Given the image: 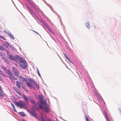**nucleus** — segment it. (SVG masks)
I'll list each match as a JSON object with an SVG mask.
<instances>
[{"mask_svg":"<svg viewBox=\"0 0 121 121\" xmlns=\"http://www.w3.org/2000/svg\"><path fill=\"white\" fill-rule=\"evenodd\" d=\"M0 80L1 81H3V80L0 76Z\"/></svg>","mask_w":121,"mask_h":121,"instance_id":"obj_47","label":"nucleus"},{"mask_svg":"<svg viewBox=\"0 0 121 121\" xmlns=\"http://www.w3.org/2000/svg\"><path fill=\"white\" fill-rule=\"evenodd\" d=\"M39 13L41 14L43 16H44L45 17H46V16L44 14V13H43L42 11H41V10H40V13Z\"/></svg>","mask_w":121,"mask_h":121,"instance_id":"obj_38","label":"nucleus"},{"mask_svg":"<svg viewBox=\"0 0 121 121\" xmlns=\"http://www.w3.org/2000/svg\"><path fill=\"white\" fill-rule=\"evenodd\" d=\"M12 78H13V79L14 80H17V78H15L14 77V76H12Z\"/></svg>","mask_w":121,"mask_h":121,"instance_id":"obj_44","label":"nucleus"},{"mask_svg":"<svg viewBox=\"0 0 121 121\" xmlns=\"http://www.w3.org/2000/svg\"><path fill=\"white\" fill-rule=\"evenodd\" d=\"M18 60L20 62L22 63H26V61L24 59L20 56Z\"/></svg>","mask_w":121,"mask_h":121,"instance_id":"obj_12","label":"nucleus"},{"mask_svg":"<svg viewBox=\"0 0 121 121\" xmlns=\"http://www.w3.org/2000/svg\"><path fill=\"white\" fill-rule=\"evenodd\" d=\"M0 50L3 51L4 50V49L3 48L2 46H0Z\"/></svg>","mask_w":121,"mask_h":121,"instance_id":"obj_41","label":"nucleus"},{"mask_svg":"<svg viewBox=\"0 0 121 121\" xmlns=\"http://www.w3.org/2000/svg\"><path fill=\"white\" fill-rule=\"evenodd\" d=\"M23 64H21L20 65L21 67L23 69H27V64L26 63H23Z\"/></svg>","mask_w":121,"mask_h":121,"instance_id":"obj_9","label":"nucleus"},{"mask_svg":"<svg viewBox=\"0 0 121 121\" xmlns=\"http://www.w3.org/2000/svg\"><path fill=\"white\" fill-rule=\"evenodd\" d=\"M47 105H46L44 107H43L42 108H41V109H42L45 111V112L46 113H48L50 112V110L48 107L47 106Z\"/></svg>","mask_w":121,"mask_h":121,"instance_id":"obj_7","label":"nucleus"},{"mask_svg":"<svg viewBox=\"0 0 121 121\" xmlns=\"http://www.w3.org/2000/svg\"><path fill=\"white\" fill-rule=\"evenodd\" d=\"M51 33L53 35H54V33L53 31L52 32H51Z\"/></svg>","mask_w":121,"mask_h":121,"instance_id":"obj_56","label":"nucleus"},{"mask_svg":"<svg viewBox=\"0 0 121 121\" xmlns=\"http://www.w3.org/2000/svg\"><path fill=\"white\" fill-rule=\"evenodd\" d=\"M65 57V56H66V55H67L65 54V55H64Z\"/></svg>","mask_w":121,"mask_h":121,"instance_id":"obj_61","label":"nucleus"},{"mask_svg":"<svg viewBox=\"0 0 121 121\" xmlns=\"http://www.w3.org/2000/svg\"><path fill=\"white\" fill-rule=\"evenodd\" d=\"M23 121H26L24 119H23Z\"/></svg>","mask_w":121,"mask_h":121,"instance_id":"obj_60","label":"nucleus"},{"mask_svg":"<svg viewBox=\"0 0 121 121\" xmlns=\"http://www.w3.org/2000/svg\"><path fill=\"white\" fill-rule=\"evenodd\" d=\"M33 32H34L35 33H36V34L37 35H38V34H39V35H40V37H41V35H40L38 34V33L36 31H35L34 30H32Z\"/></svg>","mask_w":121,"mask_h":121,"instance_id":"obj_43","label":"nucleus"},{"mask_svg":"<svg viewBox=\"0 0 121 121\" xmlns=\"http://www.w3.org/2000/svg\"><path fill=\"white\" fill-rule=\"evenodd\" d=\"M0 74L1 76L4 77H6V75L3 73L2 71L0 72Z\"/></svg>","mask_w":121,"mask_h":121,"instance_id":"obj_29","label":"nucleus"},{"mask_svg":"<svg viewBox=\"0 0 121 121\" xmlns=\"http://www.w3.org/2000/svg\"><path fill=\"white\" fill-rule=\"evenodd\" d=\"M69 60L70 62H71V60H70V59H69V60Z\"/></svg>","mask_w":121,"mask_h":121,"instance_id":"obj_59","label":"nucleus"},{"mask_svg":"<svg viewBox=\"0 0 121 121\" xmlns=\"http://www.w3.org/2000/svg\"><path fill=\"white\" fill-rule=\"evenodd\" d=\"M23 98L24 100L26 101V102L24 103L21 102L22 101H15L14 102V104L17 106L19 107L20 108H25L27 107L26 103L28 102V98H27L25 95H23Z\"/></svg>","mask_w":121,"mask_h":121,"instance_id":"obj_1","label":"nucleus"},{"mask_svg":"<svg viewBox=\"0 0 121 121\" xmlns=\"http://www.w3.org/2000/svg\"><path fill=\"white\" fill-rule=\"evenodd\" d=\"M2 58L7 64H8L9 65H10L9 61L5 57H3Z\"/></svg>","mask_w":121,"mask_h":121,"instance_id":"obj_18","label":"nucleus"},{"mask_svg":"<svg viewBox=\"0 0 121 121\" xmlns=\"http://www.w3.org/2000/svg\"><path fill=\"white\" fill-rule=\"evenodd\" d=\"M0 96H3V95H2V93L1 92H0Z\"/></svg>","mask_w":121,"mask_h":121,"instance_id":"obj_49","label":"nucleus"},{"mask_svg":"<svg viewBox=\"0 0 121 121\" xmlns=\"http://www.w3.org/2000/svg\"><path fill=\"white\" fill-rule=\"evenodd\" d=\"M38 20L40 22H42L43 24V25L44 26L46 27L47 28L48 30L51 32H52L53 31L52 30V29H51L49 27V26L48 24H47L46 23V22H44V21H43L42 19H40L39 18Z\"/></svg>","mask_w":121,"mask_h":121,"instance_id":"obj_3","label":"nucleus"},{"mask_svg":"<svg viewBox=\"0 0 121 121\" xmlns=\"http://www.w3.org/2000/svg\"><path fill=\"white\" fill-rule=\"evenodd\" d=\"M13 89L14 90H15V89H17L16 87H13Z\"/></svg>","mask_w":121,"mask_h":121,"instance_id":"obj_54","label":"nucleus"},{"mask_svg":"<svg viewBox=\"0 0 121 121\" xmlns=\"http://www.w3.org/2000/svg\"><path fill=\"white\" fill-rule=\"evenodd\" d=\"M29 113L31 115L33 116L34 117H36L37 114L35 113V111L34 110H31L29 112Z\"/></svg>","mask_w":121,"mask_h":121,"instance_id":"obj_10","label":"nucleus"},{"mask_svg":"<svg viewBox=\"0 0 121 121\" xmlns=\"http://www.w3.org/2000/svg\"><path fill=\"white\" fill-rule=\"evenodd\" d=\"M47 120L48 121H52L51 120H50L49 118Z\"/></svg>","mask_w":121,"mask_h":121,"instance_id":"obj_55","label":"nucleus"},{"mask_svg":"<svg viewBox=\"0 0 121 121\" xmlns=\"http://www.w3.org/2000/svg\"><path fill=\"white\" fill-rule=\"evenodd\" d=\"M95 93L97 97L99 99L100 101H101L102 100H103V99L102 97L99 96L98 93L95 91Z\"/></svg>","mask_w":121,"mask_h":121,"instance_id":"obj_15","label":"nucleus"},{"mask_svg":"<svg viewBox=\"0 0 121 121\" xmlns=\"http://www.w3.org/2000/svg\"><path fill=\"white\" fill-rule=\"evenodd\" d=\"M28 99H29V100H30V102L32 104H33L34 105H35L36 103L35 101L30 96L28 97Z\"/></svg>","mask_w":121,"mask_h":121,"instance_id":"obj_14","label":"nucleus"},{"mask_svg":"<svg viewBox=\"0 0 121 121\" xmlns=\"http://www.w3.org/2000/svg\"><path fill=\"white\" fill-rule=\"evenodd\" d=\"M36 107H37V106H36V103L35 104V105H34V106H33V108H35Z\"/></svg>","mask_w":121,"mask_h":121,"instance_id":"obj_50","label":"nucleus"},{"mask_svg":"<svg viewBox=\"0 0 121 121\" xmlns=\"http://www.w3.org/2000/svg\"><path fill=\"white\" fill-rule=\"evenodd\" d=\"M34 85H35V86L37 89H38L39 88V85H38L36 83H35Z\"/></svg>","mask_w":121,"mask_h":121,"instance_id":"obj_39","label":"nucleus"},{"mask_svg":"<svg viewBox=\"0 0 121 121\" xmlns=\"http://www.w3.org/2000/svg\"><path fill=\"white\" fill-rule=\"evenodd\" d=\"M44 2L50 8V9H51V10L53 12H54V13H55L52 9L51 8V7L49 6V5L48 4H47L46 3V2L44 0H43Z\"/></svg>","mask_w":121,"mask_h":121,"instance_id":"obj_35","label":"nucleus"},{"mask_svg":"<svg viewBox=\"0 0 121 121\" xmlns=\"http://www.w3.org/2000/svg\"><path fill=\"white\" fill-rule=\"evenodd\" d=\"M51 37L52 38V39L53 40H54V41H55V40H54V38H53L51 36Z\"/></svg>","mask_w":121,"mask_h":121,"instance_id":"obj_57","label":"nucleus"},{"mask_svg":"<svg viewBox=\"0 0 121 121\" xmlns=\"http://www.w3.org/2000/svg\"><path fill=\"white\" fill-rule=\"evenodd\" d=\"M37 73H38V76L40 78L41 77V74H40V73L39 72V70L38 69H37Z\"/></svg>","mask_w":121,"mask_h":121,"instance_id":"obj_32","label":"nucleus"},{"mask_svg":"<svg viewBox=\"0 0 121 121\" xmlns=\"http://www.w3.org/2000/svg\"><path fill=\"white\" fill-rule=\"evenodd\" d=\"M1 92L2 93V95H3V96H0V97H3L4 96V93L3 91V90H2L1 89V87L0 86V92Z\"/></svg>","mask_w":121,"mask_h":121,"instance_id":"obj_24","label":"nucleus"},{"mask_svg":"<svg viewBox=\"0 0 121 121\" xmlns=\"http://www.w3.org/2000/svg\"><path fill=\"white\" fill-rule=\"evenodd\" d=\"M11 105L12 107L13 108V109L14 111L15 112H17V111L14 105L12 103H11Z\"/></svg>","mask_w":121,"mask_h":121,"instance_id":"obj_21","label":"nucleus"},{"mask_svg":"<svg viewBox=\"0 0 121 121\" xmlns=\"http://www.w3.org/2000/svg\"><path fill=\"white\" fill-rule=\"evenodd\" d=\"M24 5L26 6V8L28 9L29 11V12L34 18L35 19L36 17L38 19L39 18V17L36 15V14L26 4H24Z\"/></svg>","mask_w":121,"mask_h":121,"instance_id":"obj_2","label":"nucleus"},{"mask_svg":"<svg viewBox=\"0 0 121 121\" xmlns=\"http://www.w3.org/2000/svg\"><path fill=\"white\" fill-rule=\"evenodd\" d=\"M119 111V112L121 116V109L120 108H118Z\"/></svg>","mask_w":121,"mask_h":121,"instance_id":"obj_45","label":"nucleus"},{"mask_svg":"<svg viewBox=\"0 0 121 121\" xmlns=\"http://www.w3.org/2000/svg\"><path fill=\"white\" fill-rule=\"evenodd\" d=\"M86 118V121H89V119L88 118V116L87 115H86L84 116Z\"/></svg>","mask_w":121,"mask_h":121,"instance_id":"obj_31","label":"nucleus"},{"mask_svg":"<svg viewBox=\"0 0 121 121\" xmlns=\"http://www.w3.org/2000/svg\"><path fill=\"white\" fill-rule=\"evenodd\" d=\"M39 102L40 104L39 105V108L40 109L43 108V105H44L45 106L46 105H47V103H46L45 100H41V101H39Z\"/></svg>","mask_w":121,"mask_h":121,"instance_id":"obj_5","label":"nucleus"},{"mask_svg":"<svg viewBox=\"0 0 121 121\" xmlns=\"http://www.w3.org/2000/svg\"><path fill=\"white\" fill-rule=\"evenodd\" d=\"M89 121H93V120L91 119H89Z\"/></svg>","mask_w":121,"mask_h":121,"instance_id":"obj_53","label":"nucleus"},{"mask_svg":"<svg viewBox=\"0 0 121 121\" xmlns=\"http://www.w3.org/2000/svg\"><path fill=\"white\" fill-rule=\"evenodd\" d=\"M4 45L6 48H7L9 45V44L7 42H5Z\"/></svg>","mask_w":121,"mask_h":121,"instance_id":"obj_20","label":"nucleus"},{"mask_svg":"<svg viewBox=\"0 0 121 121\" xmlns=\"http://www.w3.org/2000/svg\"><path fill=\"white\" fill-rule=\"evenodd\" d=\"M63 53L64 55H65V54L63 52Z\"/></svg>","mask_w":121,"mask_h":121,"instance_id":"obj_63","label":"nucleus"},{"mask_svg":"<svg viewBox=\"0 0 121 121\" xmlns=\"http://www.w3.org/2000/svg\"><path fill=\"white\" fill-rule=\"evenodd\" d=\"M29 80L30 81V82H31L33 83L34 84L35 83V82L32 79H29Z\"/></svg>","mask_w":121,"mask_h":121,"instance_id":"obj_30","label":"nucleus"},{"mask_svg":"<svg viewBox=\"0 0 121 121\" xmlns=\"http://www.w3.org/2000/svg\"><path fill=\"white\" fill-rule=\"evenodd\" d=\"M19 113L22 117H24L25 116V113L23 112H19Z\"/></svg>","mask_w":121,"mask_h":121,"instance_id":"obj_22","label":"nucleus"},{"mask_svg":"<svg viewBox=\"0 0 121 121\" xmlns=\"http://www.w3.org/2000/svg\"><path fill=\"white\" fill-rule=\"evenodd\" d=\"M40 118L42 121H45L44 118L43 117V116L42 114H41Z\"/></svg>","mask_w":121,"mask_h":121,"instance_id":"obj_26","label":"nucleus"},{"mask_svg":"<svg viewBox=\"0 0 121 121\" xmlns=\"http://www.w3.org/2000/svg\"><path fill=\"white\" fill-rule=\"evenodd\" d=\"M104 113L105 115L104 117L106 120L107 121H110L109 120V118L107 115V114L106 113V112L104 111Z\"/></svg>","mask_w":121,"mask_h":121,"instance_id":"obj_17","label":"nucleus"},{"mask_svg":"<svg viewBox=\"0 0 121 121\" xmlns=\"http://www.w3.org/2000/svg\"><path fill=\"white\" fill-rule=\"evenodd\" d=\"M35 110H38L39 109V108L37 106L35 108H34Z\"/></svg>","mask_w":121,"mask_h":121,"instance_id":"obj_46","label":"nucleus"},{"mask_svg":"<svg viewBox=\"0 0 121 121\" xmlns=\"http://www.w3.org/2000/svg\"><path fill=\"white\" fill-rule=\"evenodd\" d=\"M28 2V1H30L29 0H26Z\"/></svg>","mask_w":121,"mask_h":121,"instance_id":"obj_64","label":"nucleus"},{"mask_svg":"<svg viewBox=\"0 0 121 121\" xmlns=\"http://www.w3.org/2000/svg\"><path fill=\"white\" fill-rule=\"evenodd\" d=\"M16 92L20 96H22V95L21 93L19 92V90H18L17 91H16Z\"/></svg>","mask_w":121,"mask_h":121,"instance_id":"obj_37","label":"nucleus"},{"mask_svg":"<svg viewBox=\"0 0 121 121\" xmlns=\"http://www.w3.org/2000/svg\"><path fill=\"white\" fill-rule=\"evenodd\" d=\"M18 76L19 78V79H22V80L23 81H24L26 83L27 82V80L26 78L22 77L21 76Z\"/></svg>","mask_w":121,"mask_h":121,"instance_id":"obj_16","label":"nucleus"},{"mask_svg":"<svg viewBox=\"0 0 121 121\" xmlns=\"http://www.w3.org/2000/svg\"><path fill=\"white\" fill-rule=\"evenodd\" d=\"M16 85L17 86L19 89H21V87L19 85V83L18 81H16Z\"/></svg>","mask_w":121,"mask_h":121,"instance_id":"obj_25","label":"nucleus"},{"mask_svg":"<svg viewBox=\"0 0 121 121\" xmlns=\"http://www.w3.org/2000/svg\"><path fill=\"white\" fill-rule=\"evenodd\" d=\"M93 27H94V28H95V29H97V27H96V26H94V25L93 26Z\"/></svg>","mask_w":121,"mask_h":121,"instance_id":"obj_52","label":"nucleus"},{"mask_svg":"<svg viewBox=\"0 0 121 121\" xmlns=\"http://www.w3.org/2000/svg\"><path fill=\"white\" fill-rule=\"evenodd\" d=\"M15 62L17 60V59H18V58L20 57V56L18 55H16L15 56Z\"/></svg>","mask_w":121,"mask_h":121,"instance_id":"obj_28","label":"nucleus"},{"mask_svg":"<svg viewBox=\"0 0 121 121\" xmlns=\"http://www.w3.org/2000/svg\"><path fill=\"white\" fill-rule=\"evenodd\" d=\"M65 57L68 60H69V58L68 57L67 55L65 56Z\"/></svg>","mask_w":121,"mask_h":121,"instance_id":"obj_48","label":"nucleus"},{"mask_svg":"<svg viewBox=\"0 0 121 121\" xmlns=\"http://www.w3.org/2000/svg\"><path fill=\"white\" fill-rule=\"evenodd\" d=\"M9 77V78H10V79L11 80H12V78H11V77Z\"/></svg>","mask_w":121,"mask_h":121,"instance_id":"obj_58","label":"nucleus"},{"mask_svg":"<svg viewBox=\"0 0 121 121\" xmlns=\"http://www.w3.org/2000/svg\"><path fill=\"white\" fill-rule=\"evenodd\" d=\"M2 68L5 72L10 76H12V73L11 71L9 70H7V68L4 66L2 65L1 66Z\"/></svg>","mask_w":121,"mask_h":121,"instance_id":"obj_6","label":"nucleus"},{"mask_svg":"<svg viewBox=\"0 0 121 121\" xmlns=\"http://www.w3.org/2000/svg\"><path fill=\"white\" fill-rule=\"evenodd\" d=\"M4 31L6 34L11 39L13 40L14 39V37L9 30H4Z\"/></svg>","mask_w":121,"mask_h":121,"instance_id":"obj_4","label":"nucleus"},{"mask_svg":"<svg viewBox=\"0 0 121 121\" xmlns=\"http://www.w3.org/2000/svg\"><path fill=\"white\" fill-rule=\"evenodd\" d=\"M26 84L28 87H31V88H32V85L30 83L27 82L26 83Z\"/></svg>","mask_w":121,"mask_h":121,"instance_id":"obj_27","label":"nucleus"},{"mask_svg":"<svg viewBox=\"0 0 121 121\" xmlns=\"http://www.w3.org/2000/svg\"><path fill=\"white\" fill-rule=\"evenodd\" d=\"M38 98L39 99V101H41V100H43V98L42 97V96L40 95H39V97H38Z\"/></svg>","mask_w":121,"mask_h":121,"instance_id":"obj_33","label":"nucleus"},{"mask_svg":"<svg viewBox=\"0 0 121 121\" xmlns=\"http://www.w3.org/2000/svg\"><path fill=\"white\" fill-rule=\"evenodd\" d=\"M12 69L13 71L14 72L15 75L16 76H18L19 72L18 70L15 67H12Z\"/></svg>","mask_w":121,"mask_h":121,"instance_id":"obj_8","label":"nucleus"},{"mask_svg":"<svg viewBox=\"0 0 121 121\" xmlns=\"http://www.w3.org/2000/svg\"><path fill=\"white\" fill-rule=\"evenodd\" d=\"M46 17L47 18L48 21L51 24H52V23L51 21V20L50 19H48V18L47 17Z\"/></svg>","mask_w":121,"mask_h":121,"instance_id":"obj_34","label":"nucleus"},{"mask_svg":"<svg viewBox=\"0 0 121 121\" xmlns=\"http://www.w3.org/2000/svg\"><path fill=\"white\" fill-rule=\"evenodd\" d=\"M34 4H35V5L36 6H37V5H36L34 3Z\"/></svg>","mask_w":121,"mask_h":121,"instance_id":"obj_62","label":"nucleus"},{"mask_svg":"<svg viewBox=\"0 0 121 121\" xmlns=\"http://www.w3.org/2000/svg\"><path fill=\"white\" fill-rule=\"evenodd\" d=\"M9 58L11 60H12L15 61V57L13 55H11L10 54L8 55Z\"/></svg>","mask_w":121,"mask_h":121,"instance_id":"obj_11","label":"nucleus"},{"mask_svg":"<svg viewBox=\"0 0 121 121\" xmlns=\"http://www.w3.org/2000/svg\"><path fill=\"white\" fill-rule=\"evenodd\" d=\"M18 89H15V92H16V91H17L18 90Z\"/></svg>","mask_w":121,"mask_h":121,"instance_id":"obj_51","label":"nucleus"},{"mask_svg":"<svg viewBox=\"0 0 121 121\" xmlns=\"http://www.w3.org/2000/svg\"><path fill=\"white\" fill-rule=\"evenodd\" d=\"M85 26L87 28L89 29L90 28V23L89 21H87L85 23Z\"/></svg>","mask_w":121,"mask_h":121,"instance_id":"obj_13","label":"nucleus"},{"mask_svg":"<svg viewBox=\"0 0 121 121\" xmlns=\"http://www.w3.org/2000/svg\"><path fill=\"white\" fill-rule=\"evenodd\" d=\"M28 2L30 4V5L31 7H33L34 8V7H35V6L34 5V4L32 3H31L30 1L28 0Z\"/></svg>","mask_w":121,"mask_h":121,"instance_id":"obj_23","label":"nucleus"},{"mask_svg":"<svg viewBox=\"0 0 121 121\" xmlns=\"http://www.w3.org/2000/svg\"><path fill=\"white\" fill-rule=\"evenodd\" d=\"M44 2L50 8V9H51V10L53 12H54V13H55L52 9L51 8V7L49 6V5L48 4H47L46 3V2L44 0H43Z\"/></svg>","mask_w":121,"mask_h":121,"instance_id":"obj_36","label":"nucleus"},{"mask_svg":"<svg viewBox=\"0 0 121 121\" xmlns=\"http://www.w3.org/2000/svg\"><path fill=\"white\" fill-rule=\"evenodd\" d=\"M22 87L23 89L25 91H26V87L24 85H23L22 86Z\"/></svg>","mask_w":121,"mask_h":121,"instance_id":"obj_42","label":"nucleus"},{"mask_svg":"<svg viewBox=\"0 0 121 121\" xmlns=\"http://www.w3.org/2000/svg\"><path fill=\"white\" fill-rule=\"evenodd\" d=\"M34 10L35 11V12L37 13H40V10H41L39 8H38V9H37L35 7H34Z\"/></svg>","mask_w":121,"mask_h":121,"instance_id":"obj_19","label":"nucleus"},{"mask_svg":"<svg viewBox=\"0 0 121 121\" xmlns=\"http://www.w3.org/2000/svg\"><path fill=\"white\" fill-rule=\"evenodd\" d=\"M0 38L4 40H5L6 39L5 37L3 36L0 35Z\"/></svg>","mask_w":121,"mask_h":121,"instance_id":"obj_40","label":"nucleus"}]
</instances>
